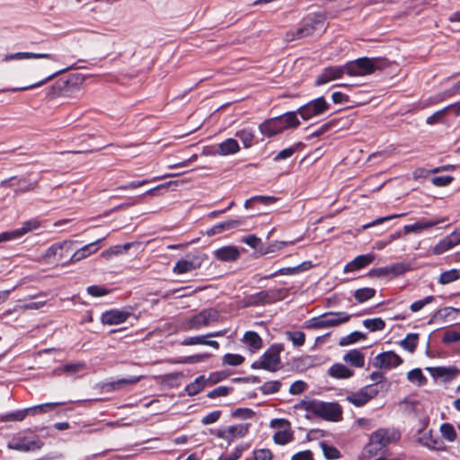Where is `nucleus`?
I'll return each mask as SVG.
<instances>
[{
	"label": "nucleus",
	"instance_id": "obj_20",
	"mask_svg": "<svg viewBox=\"0 0 460 460\" xmlns=\"http://www.w3.org/2000/svg\"><path fill=\"white\" fill-rule=\"evenodd\" d=\"M460 243V230L454 231L446 236L433 248L435 254H442Z\"/></svg>",
	"mask_w": 460,
	"mask_h": 460
},
{
	"label": "nucleus",
	"instance_id": "obj_3",
	"mask_svg": "<svg viewBox=\"0 0 460 460\" xmlns=\"http://www.w3.org/2000/svg\"><path fill=\"white\" fill-rule=\"evenodd\" d=\"M298 407L329 421H338L341 419L342 415V410L337 402L303 400Z\"/></svg>",
	"mask_w": 460,
	"mask_h": 460
},
{
	"label": "nucleus",
	"instance_id": "obj_32",
	"mask_svg": "<svg viewBox=\"0 0 460 460\" xmlns=\"http://www.w3.org/2000/svg\"><path fill=\"white\" fill-rule=\"evenodd\" d=\"M235 136L241 139L245 148L251 147L253 145L254 130L252 128L238 130Z\"/></svg>",
	"mask_w": 460,
	"mask_h": 460
},
{
	"label": "nucleus",
	"instance_id": "obj_8",
	"mask_svg": "<svg viewBox=\"0 0 460 460\" xmlns=\"http://www.w3.org/2000/svg\"><path fill=\"white\" fill-rule=\"evenodd\" d=\"M330 104L323 97L316 98L298 108L296 115L299 114L304 120H308L315 116H320L327 111Z\"/></svg>",
	"mask_w": 460,
	"mask_h": 460
},
{
	"label": "nucleus",
	"instance_id": "obj_24",
	"mask_svg": "<svg viewBox=\"0 0 460 460\" xmlns=\"http://www.w3.org/2000/svg\"><path fill=\"white\" fill-rule=\"evenodd\" d=\"M214 256L221 261H235L240 257V252L237 247L227 245L214 251Z\"/></svg>",
	"mask_w": 460,
	"mask_h": 460
},
{
	"label": "nucleus",
	"instance_id": "obj_61",
	"mask_svg": "<svg viewBox=\"0 0 460 460\" xmlns=\"http://www.w3.org/2000/svg\"><path fill=\"white\" fill-rule=\"evenodd\" d=\"M253 455L255 460H271L273 456L271 451L266 448L255 450Z\"/></svg>",
	"mask_w": 460,
	"mask_h": 460
},
{
	"label": "nucleus",
	"instance_id": "obj_45",
	"mask_svg": "<svg viewBox=\"0 0 460 460\" xmlns=\"http://www.w3.org/2000/svg\"><path fill=\"white\" fill-rule=\"evenodd\" d=\"M130 247H131L130 243H127L123 245H115V246H112V247L109 248L108 250L102 252V255L104 258L108 259L112 255H118V254H121V253L127 252Z\"/></svg>",
	"mask_w": 460,
	"mask_h": 460
},
{
	"label": "nucleus",
	"instance_id": "obj_30",
	"mask_svg": "<svg viewBox=\"0 0 460 460\" xmlns=\"http://www.w3.org/2000/svg\"><path fill=\"white\" fill-rule=\"evenodd\" d=\"M140 380V377L137 376H130L128 378H120L116 381L109 382L104 385V388L106 391H115L121 389L127 385H133L137 383Z\"/></svg>",
	"mask_w": 460,
	"mask_h": 460
},
{
	"label": "nucleus",
	"instance_id": "obj_38",
	"mask_svg": "<svg viewBox=\"0 0 460 460\" xmlns=\"http://www.w3.org/2000/svg\"><path fill=\"white\" fill-rule=\"evenodd\" d=\"M460 278V273L456 269H452L444 271L438 278V283L441 285H447L457 280Z\"/></svg>",
	"mask_w": 460,
	"mask_h": 460
},
{
	"label": "nucleus",
	"instance_id": "obj_57",
	"mask_svg": "<svg viewBox=\"0 0 460 460\" xmlns=\"http://www.w3.org/2000/svg\"><path fill=\"white\" fill-rule=\"evenodd\" d=\"M442 341L445 343L457 342L460 341V332L454 330H448L445 332Z\"/></svg>",
	"mask_w": 460,
	"mask_h": 460
},
{
	"label": "nucleus",
	"instance_id": "obj_34",
	"mask_svg": "<svg viewBox=\"0 0 460 460\" xmlns=\"http://www.w3.org/2000/svg\"><path fill=\"white\" fill-rule=\"evenodd\" d=\"M419 335L417 333H409L406 337L401 341L400 345L409 352L412 353L415 351L418 346Z\"/></svg>",
	"mask_w": 460,
	"mask_h": 460
},
{
	"label": "nucleus",
	"instance_id": "obj_2",
	"mask_svg": "<svg viewBox=\"0 0 460 460\" xmlns=\"http://www.w3.org/2000/svg\"><path fill=\"white\" fill-rule=\"evenodd\" d=\"M300 121L296 111H288L280 116L264 120L259 125L260 132L267 137H272L288 128H296Z\"/></svg>",
	"mask_w": 460,
	"mask_h": 460
},
{
	"label": "nucleus",
	"instance_id": "obj_39",
	"mask_svg": "<svg viewBox=\"0 0 460 460\" xmlns=\"http://www.w3.org/2000/svg\"><path fill=\"white\" fill-rule=\"evenodd\" d=\"M293 438V433L289 429L279 430L273 436V441L278 445H286Z\"/></svg>",
	"mask_w": 460,
	"mask_h": 460
},
{
	"label": "nucleus",
	"instance_id": "obj_41",
	"mask_svg": "<svg viewBox=\"0 0 460 460\" xmlns=\"http://www.w3.org/2000/svg\"><path fill=\"white\" fill-rule=\"evenodd\" d=\"M365 338H366V335L364 333L355 331V332L349 333V335L342 337L339 341V345L340 346H348V345L355 343L360 340H363Z\"/></svg>",
	"mask_w": 460,
	"mask_h": 460
},
{
	"label": "nucleus",
	"instance_id": "obj_53",
	"mask_svg": "<svg viewBox=\"0 0 460 460\" xmlns=\"http://www.w3.org/2000/svg\"><path fill=\"white\" fill-rule=\"evenodd\" d=\"M454 180V177L449 175L443 176H436L431 178V182L433 185L438 187H444L449 185Z\"/></svg>",
	"mask_w": 460,
	"mask_h": 460
},
{
	"label": "nucleus",
	"instance_id": "obj_63",
	"mask_svg": "<svg viewBox=\"0 0 460 460\" xmlns=\"http://www.w3.org/2000/svg\"><path fill=\"white\" fill-rule=\"evenodd\" d=\"M243 449L242 447H236L234 452L226 456H221L219 460H237L241 457Z\"/></svg>",
	"mask_w": 460,
	"mask_h": 460
},
{
	"label": "nucleus",
	"instance_id": "obj_4",
	"mask_svg": "<svg viewBox=\"0 0 460 460\" xmlns=\"http://www.w3.org/2000/svg\"><path fill=\"white\" fill-rule=\"evenodd\" d=\"M385 60L378 58H359L345 64L346 74L350 76H363L380 69Z\"/></svg>",
	"mask_w": 460,
	"mask_h": 460
},
{
	"label": "nucleus",
	"instance_id": "obj_64",
	"mask_svg": "<svg viewBox=\"0 0 460 460\" xmlns=\"http://www.w3.org/2000/svg\"><path fill=\"white\" fill-rule=\"evenodd\" d=\"M291 460H314L312 451L305 450L296 453L292 456Z\"/></svg>",
	"mask_w": 460,
	"mask_h": 460
},
{
	"label": "nucleus",
	"instance_id": "obj_17",
	"mask_svg": "<svg viewBox=\"0 0 460 460\" xmlns=\"http://www.w3.org/2000/svg\"><path fill=\"white\" fill-rule=\"evenodd\" d=\"M203 261H204V258L201 255L190 256L189 259H183V260L178 261L176 262V264L174 265L172 271L175 274H184V273L191 272V271L200 268Z\"/></svg>",
	"mask_w": 460,
	"mask_h": 460
},
{
	"label": "nucleus",
	"instance_id": "obj_26",
	"mask_svg": "<svg viewBox=\"0 0 460 460\" xmlns=\"http://www.w3.org/2000/svg\"><path fill=\"white\" fill-rule=\"evenodd\" d=\"M443 222H445V218L436 220L421 219L414 224L404 226L403 230L405 234L420 233L425 229H429Z\"/></svg>",
	"mask_w": 460,
	"mask_h": 460
},
{
	"label": "nucleus",
	"instance_id": "obj_46",
	"mask_svg": "<svg viewBox=\"0 0 460 460\" xmlns=\"http://www.w3.org/2000/svg\"><path fill=\"white\" fill-rule=\"evenodd\" d=\"M229 438L233 437H243L248 432V424L232 425L227 428Z\"/></svg>",
	"mask_w": 460,
	"mask_h": 460
},
{
	"label": "nucleus",
	"instance_id": "obj_13",
	"mask_svg": "<svg viewBox=\"0 0 460 460\" xmlns=\"http://www.w3.org/2000/svg\"><path fill=\"white\" fill-rule=\"evenodd\" d=\"M42 446L43 442L38 438L29 439L26 437H20L10 441L7 447L16 451L29 452L39 450Z\"/></svg>",
	"mask_w": 460,
	"mask_h": 460
},
{
	"label": "nucleus",
	"instance_id": "obj_12",
	"mask_svg": "<svg viewBox=\"0 0 460 460\" xmlns=\"http://www.w3.org/2000/svg\"><path fill=\"white\" fill-rule=\"evenodd\" d=\"M411 267L408 263L398 262L386 267L372 269L368 271L369 277L386 278L389 276L396 277L410 270Z\"/></svg>",
	"mask_w": 460,
	"mask_h": 460
},
{
	"label": "nucleus",
	"instance_id": "obj_11",
	"mask_svg": "<svg viewBox=\"0 0 460 460\" xmlns=\"http://www.w3.org/2000/svg\"><path fill=\"white\" fill-rule=\"evenodd\" d=\"M281 349V347H271L270 349L263 353L259 361L252 363V367L254 369L262 368L270 372H275L280 364L279 353Z\"/></svg>",
	"mask_w": 460,
	"mask_h": 460
},
{
	"label": "nucleus",
	"instance_id": "obj_50",
	"mask_svg": "<svg viewBox=\"0 0 460 460\" xmlns=\"http://www.w3.org/2000/svg\"><path fill=\"white\" fill-rule=\"evenodd\" d=\"M30 414L29 412V409L26 408V409H23V410H20V411H14V412H12L10 414H7L4 418V420L5 421H22V420L25 419V417Z\"/></svg>",
	"mask_w": 460,
	"mask_h": 460
},
{
	"label": "nucleus",
	"instance_id": "obj_36",
	"mask_svg": "<svg viewBox=\"0 0 460 460\" xmlns=\"http://www.w3.org/2000/svg\"><path fill=\"white\" fill-rule=\"evenodd\" d=\"M407 379L419 386L427 383V378L423 376L420 368H414L407 373Z\"/></svg>",
	"mask_w": 460,
	"mask_h": 460
},
{
	"label": "nucleus",
	"instance_id": "obj_59",
	"mask_svg": "<svg viewBox=\"0 0 460 460\" xmlns=\"http://www.w3.org/2000/svg\"><path fill=\"white\" fill-rule=\"evenodd\" d=\"M230 388L227 386H217L208 394V398H216L219 396H226L229 394Z\"/></svg>",
	"mask_w": 460,
	"mask_h": 460
},
{
	"label": "nucleus",
	"instance_id": "obj_7",
	"mask_svg": "<svg viewBox=\"0 0 460 460\" xmlns=\"http://www.w3.org/2000/svg\"><path fill=\"white\" fill-rule=\"evenodd\" d=\"M400 438V433L394 429H380L372 433L370 437L369 447L377 451L389 444L396 442Z\"/></svg>",
	"mask_w": 460,
	"mask_h": 460
},
{
	"label": "nucleus",
	"instance_id": "obj_21",
	"mask_svg": "<svg viewBox=\"0 0 460 460\" xmlns=\"http://www.w3.org/2000/svg\"><path fill=\"white\" fill-rule=\"evenodd\" d=\"M434 378H442L445 382L454 379L459 370L455 366L450 367H430L426 368Z\"/></svg>",
	"mask_w": 460,
	"mask_h": 460
},
{
	"label": "nucleus",
	"instance_id": "obj_44",
	"mask_svg": "<svg viewBox=\"0 0 460 460\" xmlns=\"http://www.w3.org/2000/svg\"><path fill=\"white\" fill-rule=\"evenodd\" d=\"M320 446L326 459L334 460L340 457V451L335 447L329 446L325 442H321Z\"/></svg>",
	"mask_w": 460,
	"mask_h": 460
},
{
	"label": "nucleus",
	"instance_id": "obj_51",
	"mask_svg": "<svg viewBox=\"0 0 460 460\" xmlns=\"http://www.w3.org/2000/svg\"><path fill=\"white\" fill-rule=\"evenodd\" d=\"M210 357V354L205 353V354H196L192 356H189L181 359L180 362L182 364H194L205 361Z\"/></svg>",
	"mask_w": 460,
	"mask_h": 460
},
{
	"label": "nucleus",
	"instance_id": "obj_25",
	"mask_svg": "<svg viewBox=\"0 0 460 460\" xmlns=\"http://www.w3.org/2000/svg\"><path fill=\"white\" fill-rule=\"evenodd\" d=\"M130 314L126 311L111 310L102 315V322L105 324H119L128 320Z\"/></svg>",
	"mask_w": 460,
	"mask_h": 460
},
{
	"label": "nucleus",
	"instance_id": "obj_14",
	"mask_svg": "<svg viewBox=\"0 0 460 460\" xmlns=\"http://www.w3.org/2000/svg\"><path fill=\"white\" fill-rule=\"evenodd\" d=\"M103 239L104 238L99 239L95 242L85 244L84 246L76 250L74 248V251L72 252L73 253L66 261H65V262L62 263V266L74 264L75 262L82 261L83 259L87 258L91 254L95 253L99 250L98 243L102 242Z\"/></svg>",
	"mask_w": 460,
	"mask_h": 460
},
{
	"label": "nucleus",
	"instance_id": "obj_6",
	"mask_svg": "<svg viewBox=\"0 0 460 460\" xmlns=\"http://www.w3.org/2000/svg\"><path fill=\"white\" fill-rule=\"evenodd\" d=\"M76 241L66 240L57 243L49 247L44 254V258L48 261L53 260L57 262H64L63 261L73 253L74 245Z\"/></svg>",
	"mask_w": 460,
	"mask_h": 460
},
{
	"label": "nucleus",
	"instance_id": "obj_9",
	"mask_svg": "<svg viewBox=\"0 0 460 460\" xmlns=\"http://www.w3.org/2000/svg\"><path fill=\"white\" fill-rule=\"evenodd\" d=\"M280 291L277 289L262 290L243 297V306H259L279 300Z\"/></svg>",
	"mask_w": 460,
	"mask_h": 460
},
{
	"label": "nucleus",
	"instance_id": "obj_49",
	"mask_svg": "<svg viewBox=\"0 0 460 460\" xmlns=\"http://www.w3.org/2000/svg\"><path fill=\"white\" fill-rule=\"evenodd\" d=\"M435 300V297L433 296H425L423 299H420V300H418V301H415L413 302L411 306H410V309L412 313H416V312H419L420 310H421L425 305L432 303L433 301Z\"/></svg>",
	"mask_w": 460,
	"mask_h": 460
},
{
	"label": "nucleus",
	"instance_id": "obj_23",
	"mask_svg": "<svg viewBox=\"0 0 460 460\" xmlns=\"http://www.w3.org/2000/svg\"><path fill=\"white\" fill-rule=\"evenodd\" d=\"M30 58H47L52 61L57 60L55 56L49 53L17 52L4 55L3 58V61L9 62L13 60H22Z\"/></svg>",
	"mask_w": 460,
	"mask_h": 460
},
{
	"label": "nucleus",
	"instance_id": "obj_31",
	"mask_svg": "<svg viewBox=\"0 0 460 460\" xmlns=\"http://www.w3.org/2000/svg\"><path fill=\"white\" fill-rule=\"evenodd\" d=\"M243 341L252 350H258L262 347V340L255 332H246L243 336Z\"/></svg>",
	"mask_w": 460,
	"mask_h": 460
},
{
	"label": "nucleus",
	"instance_id": "obj_19",
	"mask_svg": "<svg viewBox=\"0 0 460 460\" xmlns=\"http://www.w3.org/2000/svg\"><path fill=\"white\" fill-rule=\"evenodd\" d=\"M40 226V222L38 219L32 218L23 222L20 228L14 229L13 231H6L5 234L8 235L9 241L19 239L24 234L39 229Z\"/></svg>",
	"mask_w": 460,
	"mask_h": 460
},
{
	"label": "nucleus",
	"instance_id": "obj_15",
	"mask_svg": "<svg viewBox=\"0 0 460 460\" xmlns=\"http://www.w3.org/2000/svg\"><path fill=\"white\" fill-rule=\"evenodd\" d=\"M378 391L372 385H367L356 393L347 395L346 400L357 407L365 405L376 396Z\"/></svg>",
	"mask_w": 460,
	"mask_h": 460
},
{
	"label": "nucleus",
	"instance_id": "obj_27",
	"mask_svg": "<svg viewBox=\"0 0 460 460\" xmlns=\"http://www.w3.org/2000/svg\"><path fill=\"white\" fill-rule=\"evenodd\" d=\"M328 374L336 379H347L354 375V371L341 363H335L329 368Z\"/></svg>",
	"mask_w": 460,
	"mask_h": 460
},
{
	"label": "nucleus",
	"instance_id": "obj_43",
	"mask_svg": "<svg viewBox=\"0 0 460 460\" xmlns=\"http://www.w3.org/2000/svg\"><path fill=\"white\" fill-rule=\"evenodd\" d=\"M442 437L449 442H453L456 438V432L454 426L450 423H443L440 426Z\"/></svg>",
	"mask_w": 460,
	"mask_h": 460
},
{
	"label": "nucleus",
	"instance_id": "obj_5",
	"mask_svg": "<svg viewBox=\"0 0 460 460\" xmlns=\"http://www.w3.org/2000/svg\"><path fill=\"white\" fill-rule=\"evenodd\" d=\"M350 315L346 312H327L318 317H314L305 322V327L309 329H324L335 327L347 323Z\"/></svg>",
	"mask_w": 460,
	"mask_h": 460
},
{
	"label": "nucleus",
	"instance_id": "obj_60",
	"mask_svg": "<svg viewBox=\"0 0 460 460\" xmlns=\"http://www.w3.org/2000/svg\"><path fill=\"white\" fill-rule=\"evenodd\" d=\"M220 416H221L220 411H214L205 415L202 418L201 422L204 425H209V424H212V423H215L216 421H217V420L220 418Z\"/></svg>",
	"mask_w": 460,
	"mask_h": 460
},
{
	"label": "nucleus",
	"instance_id": "obj_40",
	"mask_svg": "<svg viewBox=\"0 0 460 460\" xmlns=\"http://www.w3.org/2000/svg\"><path fill=\"white\" fill-rule=\"evenodd\" d=\"M281 382L278 380L265 382L261 387L260 391L263 394H272L278 393L281 388Z\"/></svg>",
	"mask_w": 460,
	"mask_h": 460
},
{
	"label": "nucleus",
	"instance_id": "obj_35",
	"mask_svg": "<svg viewBox=\"0 0 460 460\" xmlns=\"http://www.w3.org/2000/svg\"><path fill=\"white\" fill-rule=\"evenodd\" d=\"M376 289L372 288H358L354 292V298L358 303H364L370 298L374 297L376 295Z\"/></svg>",
	"mask_w": 460,
	"mask_h": 460
},
{
	"label": "nucleus",
	"instance_id": "obj_33",
	"mask_svg": "<svg viewBox=\"0 0 460 460\" xmlns=\"http://www.w3.org/2000/svg\"><path fill=\"white\" fill-rule=\"evenodd\" d=\"M205 385V377L199 376L192 383L186 385L185 391L189 395H196L204 388Z\"/></svg>",
	"mask_w": 460,
	"mask_h": 460
},
{
	"label": "nucleus",
	"instance_id": "obj_18",
	"mask_svg": "<svg viewBox=\"0 0 460 460\" xmlns=\"http://www.w3.org/2000/svg\"><path fill=\"white\" fill-rule=\"evenodd\" d=\"M344 74H346L345 65L340 66H328L317 76L315 85H323L332 80L341 78Z\"/></svg>",
	"mask_w": 460,
	"mask_h": 460
},
{
	"label": "nucleus",
	"instance_id": "obj_48",
	"mask_svg": "<svg viewBox=\"0 0 460 460\" xmlns=\"http://www.w3.org/2000/svg\"><path fill=\"white\" fill-rule=\"evenodd\" d=\"M244 361V358L239 354L227 353L223 358V363L229 366H239Z\"/></svg>",
	"mask_w": 460,
	"mask_h": 460
},
{
	"label": "nucleus",
	"instance_id": "obj_52",
	"mask_svg": "<svg viewBox=\"0 0 460 460\" xmlns=\"http://www.w3.org/2000/svg\"><path fill=\"white\" fill-rule=\"evenodd\" d=\"M296 152V146H290L279 152L273 158L275 162L286 160L291 157Z\"/></svg>",
	"mask_w": 460,
	"mask_h": 460
},
{
	"label": "nucleus",
	"instance_id": "obj_42",
	"mask_svg": "<svg viewBox=\"0 0 460 460\" xmlns=\"http://www.w3.org/2000/svg\"><path fill=\"white\" fill-rule=\"evenodd\" d=\"M363 325L370 332L382 331L385 327V323L381 318L366 319Z\"/></svg>",
	"mask_w": 460,
	"mask_h": 460
},
{
	"label": "nucleus",
	"instance_id": "obj_56",
	"mask_svg": "<svg viewBox=\"0 0 460 460\" xmlns=\"http://www.w3.org/2000/svg\"><path fill=\"white\" fill-rule=\"evenodd\" d=\"M446 113H447V109L443 108L442 110H439V111L434 112L429 117H428L426 119V123L429 124V125H433V124L441 122L443 120V118Z\"/></svg>",
	"mask_w": 460,
	"mask_h": 460
},
{
	"label": "nucleus",
	"instance_id": "obj_10",
	"mask_svg": "<svg viewBox=\"0 0 460 460\" xmlns=\"http://www.w3.org/2000/svg\"><path fill=\"white\" fill-rule=\"evenodd\" d=\"M219 314L215 309H205L190 317L185 326L186 330H199L217 322Z\"/></svg>",
	"mask_w": 460,
	"mask_h": 460
},
{
	"label": "nucleus",
	"instance_id": "obj_47",
	"mask_svg": "<svg viewBox=\"0 0 460 460\" xmlns=\"http://www.w3.org/2000/svg\"><path fill=\"white\" fill-rule=\"evenodd\" d=\"M287 338L292 341L294 346L300 347L304 345L305 341V335L303 332L296 331V332H286Z\"/></svg>",
	"mask_w": 460,
	"mask_h": 460
},
{
	"label": "nucleus",
	"instance_id": "obj_62",
	"mask_svg": "<svg viewBox=\"0 0 460 460\" xmlns=\"http://www.w3.org/2000/svg\"><path fill=\"white\" fill-rule=\"evenodd\" d=\"M306 388V384L303 381H296L294 382L290 387H289V393L291 394H302Z\"/></svg>",
	"mask_w": 460,
	"mask_h": 460
},
{
	"label": "nucleus",
	"instance_id": "obj_1",
	"mask_svg": "<svg viewBox=\"0 0 460 460\" xmlns=\"http://www.w3.org/2000/svg\"><path fill=\"white\" fill-rule=\"evenodd\" d=\"M326 16L323 13H315L307 15L301 22V25L296 30L288 31L285 39L287 41L301 40L313 36L315 33H322L326 28Z\"/></svg>",
	"mask_w": 460,
	"mask_h": 460
},
{
	"label": "nucleus",
	"instance_id": "obj_54",
	"mask_svg": "<svg viewBox=\"0 0 460 460\" xmlns=\"http://www.w3.org/2000/svg\"><path fill=\"white\" fill-rule=\"evenodd\" d=\"M84 367H85L84 363L77 362V363H69V364L63 365L60 367V370H62L63 372L75 374L80 370H83Z\"/></svg>",
	"mask_w": 460,
	"mask_h": 460
},
{
	"label": "nucleus",
	"instance_id": "obj_29",
	"mask_svg": "<svg viewBox=\"0 0 460 460\" xmlns=\"http://www.w3.org/2000/svg\"><path fill=\"white\" fill-rule=\"evenodd\" d=\"M239 149V144L235 139L227 138L217 146V150L215 153L220 155H228L237 153Z\"/></svg>",
	"mask_w": 460,
	"mask_h": 460
},
{
	"label": "nucleus",
	"instance_id": "obj_16",
	"mask_svg": "<svg viewBox=\"0 0 460 460\" xmlns=\"http://www.w3.org/2000/svg\"><path fill=\"white\" fill-rule=\"evenodd\" d=\"M402 363V358L394 351H385L375 357L373 365L376 368H393Z\"/></svg>",
	"mask_w": 460,
	"mask_h": 460
},
{
	"label": "nucleus",
	"instance_id": "obj_22",
	"mask_svg": "<svg viewBox=\"0 0 460 460\" xmlns=\"http://www.w3.org/2000/svg\"><path fill=\"white\" fill-rule=\"evenodd\" d=\"M375 261L373 253H367L357 256L354 260L347 263L344 267V272H353L363 269Z\"/></svg>",
	"mask_w": 460,
	"mask_h": 460
},
{
	"label": "nucleus",
	"instance_id": "obj_58",
	"mask_svg": "<svg viewBox=\"0 0 460 460\" xmlns=\"http://www.w3.org/2000/svg\"><path fill=\"white\" fill-rule=\"evenodd\" d=\"M223 223L225 225V229H226V231H229V230L240 227L243 225H244L245 218L238 217L235 219H230V220L224 221Z\"/></svg>",
	"mask_w": 460,
	"mask_h": 460
},
{
	"label": "nucleus",
	"instance_id": "obj_55",
	"mask_svg": "<svg viewBox=\"0 0 460 460\" xmlns=\"http://www.w3.org/2000/svg\"><path fill=\"white\" fill-rule=\"evenodd\" d=\"M207 338H208L207 334L206 335L194 336V337H189V338H186L184 341H181V345H184V346H190V345H196V344L205 345Z\"/></svg>",
	"mask_w": 460,
	"mask_h": 460
},
{
	"label": "nucleus",
	"instance_id": "obj_28",
	"mask_svg": "<svg viewBox=\"0 0 460 460\" xmlns=\"http://www.w3.org/2000/svg\"><path fill=\"white\" fill-rule=\"evenodd\" d=\"M344 362L351 367H363L365 366V356L358 349H350L343 356Z\"/></svg>",
	"mask_w": 460,
	"mask_h": 460
},
{
	"label": "nucleus",
	"instance_id": "obj_37",
	"mask_svg": "<svg viewBox=\"0 0 460 460\" xmlns=\"http://www.w3.org/2000/svg\"><path fill=\"white\" fill-rule=\"evenodd\" d=\"M63 404L62 402H47L40 405L29 407V412L31 415L41 414L54 410L56 407Z\"/></svg>",
	"mask_w": 460,
	"mask_h": 460
}]
</instances>
